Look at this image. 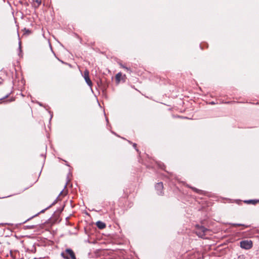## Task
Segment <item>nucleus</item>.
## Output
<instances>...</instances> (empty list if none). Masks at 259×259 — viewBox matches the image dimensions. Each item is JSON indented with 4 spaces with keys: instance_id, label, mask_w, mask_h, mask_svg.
<instances>
[{
    "instance_id": "f257e3e1",
    "label": "nucleus",
    "mask_w": 259,
    "mask_h": 259,
    "mask_svg": "<svg viewBox=\"0 0 259 259\" xmlns=\"http://www.w3.org/2000/svg\"><path fill=\"white\" fill-rule=\"evenodd\" d=\"M61 255L64 259H76L73 251L69 248H67L65 251L62 252Z\"/></svg>"
},
{
    "instance_id": "f03ea898",
    "label": "nucleus",
    "mask_w": 259,
    "mask_h": 259,
    "mask_svg": "<svg viewBox=\"0 0 259 259\" xmlns=\"http://www.w3.org/2000/svg\"><path fill=\"white\" fill-rule=\"evenodd\" d=\"M240 246L243 249L248 250L252 247L253 243L250 240H244L240 241Z\"/></svg>"
},
{
    "instance_id": "7ed1b4c3",
    "label": "nucleus",
    "mask_w": 259,
    "mask_h": 259,
    "mask_svg": "<svg viewBox=\"0 0 259 259\" xmlns=\"http://www.w3.org/2000/svg\"><path fill=\"white\" fill-rule=\"evenodd\" d=\"M209 230L205 228L204 227L202 226H196V234L199 237H202L203 236H204L206 232L208 231Z\"/></svg>"
},
{
    "instance_id": "20e7f679",
    "label": "nucleus",
    "mask_w": 259,
    "mask_h": 259,
    "mask_svg": "<svg viewBox=\"0 0 259 259\" xmlns=\"http://www.w3.org/2000/svg\"><path fill=\"white\" fill-rule=\"evenodd\" d=\"M115 79L116 84H118L121 81L123 82L125 81L126 75H122L121 72H119L115 75Z\"/></svg>"
},
{
    "instance_id": "39448f33",
    "label": "nucleus",
    "mask_w": 259,
    "mask_h": 259,
    "mask_svg": "<svg viewBox=\"0 0 259 259\" xmlns=\"http://www.w3.org/2000/svg\"><path fill=\"white\" fill-rule=\"evenodd\" d=\"M83 77L87 82V83L90 87H92L93 83L89 77V71L86 69L83 72Z\"/></svg>"
},
{
    "instance_id": "423d86ee",
    "label": "nucleus",
    "mask_w": 259,
    "mask_h": 259,
    "mask_svg": "<svg viewBox=\"0 0 259 259\" xmlns=\"http://www.w3.org/2000/svg\"><path fill=\"white\" fill-rule=\"evenodd\" d=\"M163 185L162 182L158 183L155 185V189L157 191V194L159 195H163Z\"/></svg>"
},
{
    "instance_id": "0eeeda50",
    "label": "nucleus",
    "mask_w": 259,
    "mask_h": 259,
    "mask_svg": "<svg viewBox=\"0 0 259 259\" xmlns=\"http://www.w3.org/2000/svg\"><path fill=\"white\" fill-rule=\"evenodd\" d=\"M96 226L100 229H103L106 227V224L101 221H98L96 223Z\"/></svg>"
},
{
    "instance_id": "6e6552de",
    "label": "nucleus",
    "mask_w": 259,
    "mask_h": 259,
    "mask_svg": "<svg viewBox=\"0 0 259 259\" xmlns=\"http://www.w3.org/2000/svg\"><path fill=\"white\" fill-rule=\"evenodd\" d=\"M33 6L34 8H37L41 4V0H32Z\"/></svg>"
},
{
    "instance_id": "1a4fd4ad",
    "label": "nucleus",
    "mask_w": 259,
    "mask_h": 259,
    "mask_svg": "<svg viewBox=\"0 0 259 259\" xmlns=\"http://www.w3.org/2000/svg\"><path fill=\"white\" fill-rule=\"evenodd\" d=\"M247 204H255L259 202V200H248L244 201Z\"/></svg>"
},
{
    "instance_id": "9d476101",
    "label": "nucleus",
    "mask_w": 259,
    "mask_h": 259,
    "mask_svg": "<svg viewBox=\"0 0 259 259\" xmlns=\"http://www.w3.org/2000/svg\"><path fill=\"white\" fill-rule=\"evenodd\" d=\"M119 65H120L121 68L125 69L127 71L129 72L130 73L132 72V70L130 68L126 67L123 64H122L121 63H119Z\"/></svg>"
},
{
    "instance_id": "9b49d317",
    "label": "nucleus",
    "mask_w": 259,
    "mask_h": 259,
    "mask_svg": "<svg viewBox=\"0 0 259 259\" xmlns=\"http://www.w3.org/2000/svg\"><path fill=\"white\" fill-rule=\"evenodd\" d=\"M194 192L198 193V194H201L202 192V191L201 190H199L195 187H189Z\"/></svg>"
},
{
    "instance_id": "f8f14e48",
    "label": "nucleus",
    "mask_w": 259,
    "mask_h": 259,
    "mask_svg": "<svg viewBox=\"0 0 259 259\" xmlns=\"http://www.w3.org/2000/svg\"><path fill=\"white\" fill-rule=\"evenodd\" d=\"M232 226L236 227V226H244V225L241 224H233Z\"/></svg>"
},
{
    "instance_id": "ddd939ff",
    "label": "nucleus",
    "mask_w": 259,
    "mask_h": 259,
    "mask_svg": "<svg viewBox=\"0 0 259 259\" xmlns=\"http://www.w3.org/2000/svg\"><path fill=\"white\" fill-rule=\"evenodd\" d=\"M133 147H134L135 148H136V147H137V144H135V143H134V144H133Z\"/></svg>"
}]
</instances>
